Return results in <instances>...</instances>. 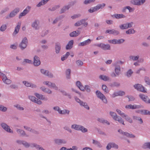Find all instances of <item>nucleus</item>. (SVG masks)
<instances>
[{
    "mask_svg": "<svg viewBox=\"0 0 150 150\" xmlns=\"http://www.w3.org/2000/svg\"><path fill=\"white\" fill-rule=\"evenodd\" d=\"M113 16L115 18L117 19L125 18L126 17V16L122 14H115Z\"/></svg>",
    "mask_w": 150,
    "mask_h": 150,
    "instance_id": "obj_34",
    "label": "nucleus"
},
{
    "mask_svg": "<svg viewBox=\"0 0 150 150\" xmlns=\"http://www.w3.org/2000/svg\"><path fill=\"white\" fill-rule=\"evenodd\" d=\"M25 62L28 63L30 64H32V61L31 60L26 59H24V61L23 62V64H24Z\"/></svg>",
    "mask_w": 150,
    "mask_h": 150,
    "instance_id": "obj_59",
    "label": "nucleus"
},
{
    "mask_svg": "<svg viewBox=\"0 0 150 150\" xmlns=\"http://www.w3.org/2000/svg\"><path fill=\"white\" fill-rule=\"evenodd\" d=\"M40 72L42 74L46 76L47 73L48 72V71L45 70L44 69H40Z\"/></svg>",
    "mask_w": 150,
    "mask_h": 150,
    "instance_id": "obj_58",
    "label": "nucleus"
},
{
    "mask_svg": "<svg viewBox=\"0 0 150 150\" xmlns=\"http://www.w3.org/2000/svg\"><path fill=\"white\" fill-rule=\"evenodd\" d=\"M125 41L124 39H113L112 40H108V42L110 44L114 45L120 44L123 43Z\"/></svg>",
    "mask_w": 150,
    "mask_h": 150,
    "instance_id": "obj_7",
    "label": "nucleus"
},
{
    "mask_svg": "<svg viewBox=\"0 0 150 150\" xmlns=\"http://www.w3.org/2000/svg\"><path fill=\"white\" fill-rule=\"evenodd\" d=\"M97 97L101 99L103 102L105 104L107 103V100L105 96L100 91H97L96 92Z\"/></svg>",
    "mask_w": 150,
    "mask_h": 150,
    "instance_id": "obj_6",
    "label": "nucleus"
},
{
    "mask_svg": "<svg viewBox=\"0 0 150 150\" xmlns=\"http://www.w3.org/2000/svg\"><path fill=\"white\" fill-rule=\"evenodd\" d=\"M40 89L43 92L47 93L48 94H51L52 91L50 89L45 88L44 86H42L40 88Z\"/></svg>",
    "mask_w": 150,
    "mask_h": 150,
    "instance_id": "obj_25",
    "label": "nucleus"
},
{
    "mask_svg": "<svg viewBox=\"0 0 150 150\" xmlns=\"http://www.w3.org/2000/svg\"><path fill=\"white\" fill-rule=\"evenodd\" d=\"M120 83L116 82H113L110 84V86L111 87H118L120 86Z\"/></svg>",
    "mask_w": 150,
    "mask_h": 150,
    "instance_id": "obj_54",
    "label": "nucleus"
},
{
    "mask_svg": "<svg viewBox=\"0 0 150 150\" xmlns=\"http://www.w3.org/2000/svg\"><path fill=\"white\" fill-rule=\"evenodd\" d=\"M9 10V8L8 7H6L1 10L0 12L1 15L3 14L4 13L6 12Z\"/></svg>",
    "mask_w": 150,
    "mask_h": 150,
    "instance_id": "obj_53",
    "label": "nucleus"
},
{
    "mask_svg": "<svg viewBox=\"0 0 150 150\" xmlns=\"http://www.w3.org/2000/svg\"><path fill=\"white\" fill-rule=\"evenodd\" d=\"M133 118L134 120L139 121V123L141 124L143 123L142 120L139 117L134 116L133 117Z\"/></svg>",
    "mask_w": 150,
    "mask_h": 150,
    "instance_id": "obj_35",
    "label": "nucleus"
},
{
    "mask_svg": "<svg viewBox=\"0 0 150 150\" xmlns=\"http://www.w3.org/2000/svg\"><path fill=\"white\" fill-rule=\"evenodd\" d=\"M7 28V25L6 24L2 25L0 28V30L1 32L4 31Z\"/></svg>",
    "mask_w": 150,
    "mask_h": 150,
    "instance_id": "obj_52",
    "label": "nucleus"
},
{
    "mask_svg": "<svg viewBox=\"0 0 150 150\" xmlns=\"http://www.w3.org/2000/svg\"><path fill=\"white\" fill-rule=\"evenodd\" d=\"M23 83L27 87H29L31 86V83L29 82L26 81H23Z\"/></svg>",
    "mask_w": 150,
    "mask_h": 150,
    "instance_id": "obj_62",
    "label": "nucleus"
},
{
    "mask_svg": "<svg viewBox=\"0 0 150 150\" xmlns=\"http://www.w3.org/2000/svg\"><path fill=\"white\" fill-rule=\"evenodd\" d=\"M16 132L22 136H25L26 137H28V135H27L24 131L21 129L17 128Z\"/></svg>",
    "mask_w": 150,
    "mask_h": 150,
    "instance_id": "obj_23",
    "label": "nucleus"
},
{
    "mask_svg": "<svg viewBox=\"0 0 150 150\" xmlns=\"http://www.w3.org/2000/svg\"><path fill=\"white\" fill-rule=\"evenodd\" d=\"M39 22L38 20H35L31 24V26L35 30H37L39 29Z\"/></svg>",
    "mask_w": 150,
    "mask_h": 150,
    "instance_id": "obj_18",
    "label": "nucleus"
},
{
    "mask_svg": "<svg viewBox=\"0 0 150 150\" xmlns=\"http://www.w3.org/2000/svg\"><path fill=\"white\" fill-rule=\"evenodd\" d=\"M73 40H70L69 42L66 45V49L67 50H70L73 47Z\"/></svg>",
    "mask_w": 150,
    "mask_h": 150,
    "instance_id": "obj_24",
    "label": "nucleus"
},
{
    "mask_svg": "<svg viewBox=\"0 0 150 150\" xmlns=\"http://www.w3.org/2000/svg\"><path fill=\"white\" fill-rule=\"evenodd\" d=\"M60 7L59 5H56L52 7V8H49L48 10L51 11H54L56 10V9L59 8Z\"/></svg>",
    "mask_w": 150,
    "mask_h": 150,
    "instance_id": "obj_49",
    "label": "nucleus"
},
{
    "mask_svg": "<svg viewBox=\"0 0 150 150\" xmlns=\"http://www.w3.org/2000/svg\"><path fill=\"white\" fill-rule=\"evenodd\" d=\"M76 62L77 65L79 66H81L83 64V62L80 60L76 61Z\"/></svg>",
    "mask_w": 150,
    "mask_h": 150,
    "instance_id": "obj_55",
    "label": "nucleus"
},
{
    "mask_svg": "<svg viewBox=\"0 0 150 150\" xmlns=\"http://www.w3.org/2000/svg\"><path fill=\"white\" fill-rule=\"evenodd\" d=\"M40 61L39 57L35 55L33 58V65L35 66H38L40 64Z\"/></svg>",
    "mask_w": 150,
    "mask_h": 150,
    "instance_id": "obj_15",
    "label": "nucleus"
},
{
    "mask_svg": "<svg viewBox=\"0 0 150 150\" xmlns=\"http://www.w3.org/2000/svg\"><path fill=\"white\" fill-rule=\"evenodd\" d=\"M71 70L70 69H67L66 72L67 78V79H70V73Z\"/></svg>",
    "mask_w": 150,
    "mask_h": 150,
    "instance_id": "obj_44",
    "label": "nucleus"
},
{
    "mask_svg": "<svg viewBox=\"0 0 150 150\" xmlns=\"http://www.w3.org/2000/svg\"><path fill=\"white\" fill-rule=\"evenodd\" d=\"M82 126L80 125L75 124L71 125V128L72 129H74L76 130L80 131V130L81 129V128H82Z\"/></svg>",
    "mask_w": 150,
    "mask_h": 150,
    "instance_id": "obj_27",
    "label": "nucleus"
},
{
    "mask_svg": "<svg viewBox=\"0 0 150 150\" xmlns=\"http://www.w3.org/2000/svg\"><path fill=\"white\" fill-rule=\"evenodd\" d=\"M20 10V9L19 8H15L8 15L6 16V18L8 19L14 17L19 12Z\"/></svg>",
    "mask_w": 150,
    "mask_h": 150,
    "instance_id": "obj_5",
    "label": "nucleus"
},
{
    "mask_svg": "<svg viewBox=\"0 0 150 150\" xmlns=\"http://www.w3.org/2000/svg\"><path fill=\"white\" fill-rule=\"evenodd\" d=\"M34 95L38 99L41 100L47 101L48 100L47 98L45 97L42 94H39L37 93H34Z\"/></svg>",
    "mask_w": 150,
    "mask_h": 150,
    "instance_id": "obj_20",
    "label": "nucleus"
},
{
    "mask_svg": "<svg viewBox=\"0 0 150 150\" xmlns=\"http://www.w3.org/2000/svg\"><path fill=\"white\" fill-rule=\"evenodd\" d=\"M82 25H83V26L85 27H86L88 25V23L86 22V20L85 19L81 20Z\"/></svg>",
    "mask_w": 150,
    "mask_h": 150,
    "instance_id": "obj_61",
    "label": "nucleus"
},
{
    "mask_svg": "<svg viewBox=\"0 0 150 150\" xmlns=\"http://www.w3.org/2000/svg\"><path fill=\"white\" fill-rule=\"evenodd\" d=\"M80 31L79 30L74 31L69 34V35L71 37H74L78 36L80 34Z\"/></svg>",
    "mask_w": 150,
    "mask_h": 150,
    "instance_id": "obj_30",
    "label": "nucleus"
},
{
    "mask_svg": "<svg viewBox=\"0 0 150 150\" xmlns=\"http://www.w3.org/2000/svg\"><path fill=\"white\" fill-rule=\"evenodd\" d=\"M123 116L124 117L123 118L125 119L127 121L129 122L130 123L132 122V120L130 118V117L128 116V115L125 114Z\"/></svg>",
    "mask_w": 150,
    "mask_h": 150,
    "instance_id": "obj_39",
    "label": "nucleus"
},
{
    "mask_svg": "<svg viewBox=\"0 0 150 150\" xmlns=\"http://www.w3.org/2000/svg\"><path fill=\"white\" fill-rule=\"evenodd\" d=\"M1 126L7 132L11 133H13V131L10 129V127L6 123L4 122L1 123Z\"/></svg>",
    "mask_w": 150,
    "mask_h": 150,
    "instance_id": "obj_9",
    "label": "nucleus"
},
{
    "mask_svg": "<svg viewBox=\"0 0 150 150\" xmlns=\"http://www.w3.org/2000/svg\"><path fill=\"white\" fill-rule=\"evenodd\" d=\"M139 57V56L138 55L134 56L132 55H130L129 57V58L130 60H132L133 61L137 60Z\"/></svg>",
    "mask_w": 150,
    "mask_h": 150,
    "instance_id": "obj_45",
    "label": "nucleus"
},
{
    "mask_svg": "<svg viewBox=\"0 0 150 150\" xmlns=\"http://www.w3.org/2000/svg\"><path fill=\"white\" fill-rule=\"evenodd\" d=\"M31 8V7L30 6H27L26 8L23 11V12L20 13L19 16V18H21L22 17L25 16L29 12Z\"/></svg>",
    "mask_w": 150,
    "mask_h": 150,
    "instance_id": "obj_14",
    "label": "nucleus"
},
{
    "mask_svg": "<svg viewBox=\"0 0 150 150\" xmlns=\"http://www.w3.org/2000/svg\"><path fill=\"white\" fill-rule=\"evenodd\" d=\"M105 33H108L110 34H113L115 36L118 35L120 34V32L115 29L107 30L105 31Z\"/></svg>",
    "mask_w": 150,
    "mask_h": 150,
    "instance_id": "obj_16",
    "label": "nucleus"
},
{
    "mask_svg": "<svg viewBox=\"0 0 150 150\" xmlns=\"http://www.w3.org/2000/svg\"><path fill=\"white\" fill-rule=\"evenodd\" d=\"M55 48L56 53H59L61 49V46L59 43L58 42L55 43Z\"/></svg>",
    "mask_w": 150,
    "mask_h": 150,
    "instance_id": "obj_21",
    "label": "nucleus"
},
{
    "mask_svg": "<svg viewBox=\"0 0 150 150\" xmlns=\"http://www.w3.org/2000/svg\"><path fill=\"white\" fill-rule=\"evenodd\" d=\"M28 98L32 102L37 103L38 104L40 105L42 103V102L41 101L36 98L34 96H28Z\"/></svg>",
    "mask_w": 150,
    "mask_h": 150,
    "instance_id": "obj_17",
    "label": "nucleus"
},
{
    "mask_svg": "<svg viewBox=\"0 0 150 150\" xmlns=\"http://www.w3.org/2000/svg\"><path fill=\"white\" fill-rule=\"evenodd\" d=\"M97 120L103 124L106 123L108 125H110V123L109 122L106 120H105L103 118H98Z\"/></svg>",
    "mask_w": 150,
    "mask_h": 150,
    "instance_id": "obj_33",
    "label": "nucleus"
},
{
    "mask_svg": "<svg viewBox=\"0 0 150 150\" xmlns=\"http://www.w3.org/2000/svg\"><path fill=\"white\" fill-rule=\"evenodd\" d=\"M135 33V31L133 28L129 29L126 31V33L127 34H134Z\"/></svg>",
    "mask_w": 150,
    "mask_h": 150,
    "instance_id": "obj_43",
    "label": "nucleus"
},
{
    "mask_svg": "<svg viewBox=\"0 0 150 150\" xmlns=\"http://www.w3.org/2000/svg\"><path fill=\"white\" fill-rule=\"evenodd\" d=\"M109 113L110 115L112 117L114 120H117L116 119L118 116L117 115L116 113L112 111L110 112Z\"/></svg>",
    "mask_w": 150,
    "mask_h": 150,
    "instance_id": "obj_36",
    "label": "nucleus"
},
{
    "mask_svg": "<svg viewBox=\"0 0 150 150\" xmlns=\"http://www.w3.org/2000/svg\"><path fill=\"white\" fill-rule=\"evenodd\" d=\"M28 39L26 37H25L19 45L18 47L22 50H23L26 48L28 45Z\"/></svg>",
    "mask_w": 150,
    "mask_h": 150,
    "instance_id": "obj_4",
    "label": "nucleus"
},
{
    "mask_svg": "<svg viewBox=\"0 0 150 150\" xmlns=\"http://www.w3.org/2000/svg\"><path fill=\"white\" fill-rule=\"evenodd\" d=\"M105 6V4L102 3V4H97L96 6L91 8L89 9L88 11L90 13H92L94 12L97 11L100 9H103Z\"/></svg>",
    "mask_w": 150,
    "mask_h": 150,
    "instance_id": "obj_1",
    "label": "nucleus"
},
{
    "mask_svg": "<svg viewBox=\"0 0 150 150\" xmlns=\"http://www.w3.org/2000/svg\"><path fill=\"white\" fill-rule=\"evenodd\" d=\"M130 3L132 5L138 6V0H132L130 1Z\"/></svg>",
    "mask_w": 150,
    "mask_h": 150,
    "instance_id": "obj_56",
    "label": "nucleus"
},
{
    "mask_svg": "<svg viewBox=\"0 0 150 150\" xmlns=\"http://www.w3.org/2000/svg\"><path fill=\"white\" fill-rule=\"evenodd\" d=\"M54 141L56 144L58 145L64 144L67 143V141L64 139H57L54 140Z\"/></svg>",
    "mask_w": 150,
    "mask_h": 150,
    "instance_id": "obj_19",
    "label": "nucleus"
},
{
    "mask_svg": "<svg viewBox=\"0 0 150 150\" xmlns=\"http://www.w3.org/2000/svg\"><path fill=\"white\" fill-rule=\"evenodd\" d=\"M142 148L144 149L149 148L150 149V142H146L144 143L142 146Z\"/></svg>",
    "mask_w": 150,
    "mask_h": 150,
    "instance_id": "obj_37",
    "label": "nucleus"
},
{
    "mask_svg": "<svg viewBox=\"0 0 150 150\" xmlns=\"http://www.w3.org/2000/svg\"><path fill=\"white\" fill-rule=\"evenodd\" d=\"M91 40L90 39H88L87 40H85L82 42L79 43L78 46H84L89 44L91 42Z\"/></svg>",
    "mask_w": 150,
    "mask_h": 150,
    "instance_id": "obj_22",
    "label": "nucleus"
},
{
    "mask_svg": "<svg viewBox=\"0 0 150 150\" xmlns=\"http://www.w3.org/2000/svg\"><path fill=\"white\" fill-rule=\"evenodd\" d=\"M144 80L145 83L148 85H150V79L149 77L146 76L144 77Z\"/></svg>",
    "mask_w": 150,
    "mask_h": 150,
    "instance_id": "obj_51",
    "label": "nucleus"
},
{
    "mask_svg": "<svg viewBox=\"0 0 150 150\" xmlns=\"http://www.w3.org/2000/svg\"><path fill=\"white\" fill-rule=\"evenodd\" d=\"M2 80L4 83L7 84H9L11 82V81L9 79H8L5 75H3Z\"/></svg>",
    "mask_w": 150,
    "mask_h": 150,
    "instance_id": "obj_28",
    "label": "nucleus"
},
{
    "mask_svg": "<svg viewBox=\"0 0 150 150\" xmlns=\"http://www.w3.org/2000/svg\"><path fill=\"white\" fill-rule=\"evenodd\" d=\"M21 25V22H18V23L17 25L15 28L14 31L13 33V35H16L18 33L20 28Z\"/></svg>",
    "mask_w": 150,
    "mask_h": 150,
    "instance_id": "obj_26",
    "label": "nucleus"
},
{
    "mask_svg": "<svg viewBox=\"0 0 150 150\" xmlns=\"http://www.w3.org/2000/svg\"><path fill=\"white\" fill-rule=\"evenodd\" d=\"M115 66V72H112L111 74V76L112 77H118L120 75L121 71L120 67V65L114 64Z\"/></svg>",
    "mask_w": 150,
    "mask_h": 150,
    "instance_id": "obj_3",
    "label": "nucleus"
},
{
    "mask_svg": "<svg viewBox=\"0 0 150 150\" xmlns=\"http://www.w3.org/2000/svg\"><path fill=\"white\" fill-rule=\"evenodd\" d=\"M95 1V0H85L83 2V3L85 4H88L94 2Z\"/></svg>",
    "mask_w": 150,
    "mask_h": 150,
    "instance_id": "obj_60",
    "label": "nucleus"
},
{
    "mask_svg": "<svg viewBox=\"0 0 150 150\" xmlns=\"http://www.w3.org/2000/svg\"><path fill=\"white\" fill-rule=\"evenodd\" d=\"M31 145L33 146L32 147H33L36 148V149L38 150H45L40 145H38L35 143H32L31 144Z\"/></svg>",
    "mask_w": 150,
    "mask_h": 150,
    "instance_id": "obj_29",
    "label": "nucleus"
},
{
    "mask_svg": "<svg viewBox=\"0 0 150 150\" xmlns=\"http://www.w3.org/2000/svg\"><path fill=\"white\" fill-rule=\"evenodd\" d=\"M139 96L143 101L146 103L147 100L148 98V97L147 96L143 94H140L139 95Z\"/></svg>",
    "mask_w": 150,
    "mask_h": 150,
    "instance_id": "obj_32",
    "label": "nucleus"
},
{
    "mask_svg": "<svg viewBox=\"0 0 150 150\" xmlns=\"http://www.w3.org/2000/svg\"><path fill=\"white\" fill-rule=\"evenodd\" d=\"M92 143L95 146H97L99 148H101L102 147V145L101 144L100 142L97 140L92 139Z\"/></svg>",
    "mask_w": 150,
    "mask_h": 150,
    "instance_id": "obj_31",
    "label": "nucleus"
},
{
    "mask_svg": "<svg viewBox=\"0 0 150 150\" xmlns=\"http://www.w3.org/2000/svg\"><path fill=\"white\" fill-rule=\"evenodd\" d=\"M133 73L131 69H129L127 72L126 75L128 77H130Z\"/></svg>",
    "mask_w": 150,
    "mask_h": 150,
    "instance_id": "obj_48",
    "label": "nucleus"
},
{
    "mask_svg": "<svg viewBox=\"0 0 150 150\" xmlns=\"http://www.w3.org/2000/svg\"><path fill=\"white\" fill-rule=\"evenodd\" d=\"M70 53L69 52H67L66 54L63 55L61 58V60L62 61H64L68 57Z\"/></svg>",
    "mask_w": 150,
    "mask_h": 150,
    "instance_id": "obj_41",
    "label": "nucleus"
},
{
    "mask_svg": "<svg viewBox=\"0 0 150 150\" xmlns=\"http://www.w3.org/2000/svg\"><path fill=\"white\" fill-rule=\"evenodd\" d=\"M7 110V108L6 107H5L3 105H0V110L3 112H5Z\"/></svg>",
    "mask_w": 150,
    "mask_h": 150,
    "instance_id": "obj_57",
    "label": "nucleus"
},
{
    "mask_svg": "<svg viewBox=\"0 0 150 150\" xmlns=\"http://www.w3.org/2000/svg\"><path fill=\"white\" fill-rule=\"evenodd\" d=\"M99 78L104 81H107L109 80V78L104 75H100L99 76Z\"/></svg>",
    "mask_w": 150,
    "mask_h": 150,
    "instance_id": "obj_38",
    "label": "nucleus"
},
{
    "mask_svg": "<svg viewBox=\"0 0 150 150\" xmlns=\"http://www.w3.org/2000/svg\"><path fill=\"white\" fill-rule=\"evenodd\" d=\"M17 143L19 144H22L26 148H28L30 146V144L27 142L23 140H17Z\"/></svg>",
    "mask_w": 150,
    "mask_h": 150,
    "instance_id": "obj_13",
    "label": "nucleus"
},
{
    "mask_svg": "<svg viewBox=\"0 0 150 150\" xmlns=\"http://www.w3.org/2000/svg\"><path fill=\"white\" fill-rule=\"evenodd\" d=\"M116 120H115L117 121L119 123H121L123 125H125L124 121L121 117H118L116 119Z\"/></svg>",
    "mask_w": 150,
    "mask_h": 150,
    "instance_id": "obj_50",
    "label": "nucleus"
},
{
    "mask_svg": "<svg viewBox=\"0 0 150 150\" xmlns=\"http://www.w3.org/2000/svg\"><path fill=\"white\" fill-rule=\"evenodd\" d=\"M70 112V111L66 109H64L63 110H61L60 111V112L59 114H69Z\"/></svg>",
    "mask_w": 150,
    "mask_h": 150,
    "instance_id": "obj_46",
    "label": "nucleus"
},
{
    "mask_svg": "<svg viewBox=\"0 0 150 150\" xmlns=\"http://www.w3.org/2000/svg\"><path fill=\"white\" fill-rule=\"evenodd\" d=\"M80 105L81 106L85 108L88 110L90 109V108L88 105L87 103L86 102H83V103H82Z\"/></svg>",
    "mask_w": 150,
    "mask_h": 150,
    "instance_id": "obj_42",
    "label": "nucleus"
},
{
    "mask_svg": "<svg viewBox=\"0 0 150 150\" xmlns=\"http://www.w3.org/2000/svg\"><path fill=\"white\" fill-rule=\"evenodd\" d=\"M126 97L128 98L129 99V101H133L135 99V98L133 96H127Z\"/></svg>",
    "mask_w": 150,
    "mask_h": 150,
    "instance_id": "obj_64",
    "label": "nucleus"
},
{
    "mask_svg": "<svg viewBox=\"0 0 150 150\" xmlns=\"http://www.w3.org/2000/svg\"><path fill=\"white\" fill-rule=\"evenodd\" d=\"M76 3V1H74L70 2L68 5H65L63 6L59 12L60 14H62L65 12L67 10H68L71 6H73Z\"/></svg>",
    "mask_w": 150,
    "mask_h": 150,
    "instance_id": "obj_2",
    "label": "nucleus"
},
{
    "mask_svg": "<svg viewBox=\"0 0 150 150\" xmlns=\"http://www.w3.org/2000/svg\"><path fill=\"white\" fill-rule=\"evenodd\" d=\"M14 106L19 110H24V108L21 107L19 105L16 104V105H15Z\"/></svg>",
    "mask_w": 150,
    "mask_h": 150,
    "instance_id": "obj_63",
    "label": "nucleus"
},
{
    "mask_svg": "<svg viewBox=\"0 0 150 150\" xmlns=\"http://www.w3.org/2000/svg\"><path fill=\"white\" fill-rule=\"evenodd\" d=\"M97 46L100 47L101 49L104 50H110V46L108 44H105L103 43L97 44Z\"/></svg>",
    "mask_w": 150,
    "mask_h": 150,
    "instance_id": "obj_12",
    "label": "nucleus"
},
{
    "mask_svg": "<svg viewBox=\"0 0 150 150\" xmlns=\"http://www.w3.org/2000/svg\"><path fill=\"white\" fill-rule=\"evenodd\" d=\"M141 114L144 115H150V111L147 110H142V113Z\"/></svg>",
    "mask_w": 150,
    "mask_h": 150,
    "instance_id": "obj_47",
    "label": "nucleus"
},
{
    "mask_svg": "<svg viewBox=\"0 0 150 150\" xmlns=\"http://www.w3.org/2000/svg\"><path fill=\"white\" fill-rule=\"evenodd\" d=\"M102 89L104 91L105 93H109V91L108 89V88L107 86L105 85H103L102 86Z\"/></svg>",
    "mask_w": 150,
    "mask_h": 150,
    "instance_id": "obj_40",
    "label": "nucleus"
},
{
    "mask_svg": "<svg viewBox=\"0 0 150 150\" xmlns=\"http://www.w3.org/2000/svg\"><path fill=\"white\" fill-rule=\"evenodd\" d=\"M125 107L126 108L134 110L139 109L141 108H143V106L141 105H137L135 104L132 105L131 104H130L126 105Z\"/></svg>",
    "mask_w": 150,
    "mask_h": 150,
    "instance_id": "obj_11",
    "label": "nucleus"
},
{
    "mask_svg": "<svg viewBox=\"0 0 150 150\" xmlns=\"http://www.w3.org/2000/svg\"><path fill=\"white\" fill-rule=\"evenodd\" d=\"M118 132L122 135H125L127 137L130 138H134L135 136L134 135L129 133L127 132H124L120 129L118 130Z\"/></svg>",
    "mask_w": 150,
    "mask_h": 150,
    "instance_id": "obj_10",
    "label": "nucleus"
},
{
    "mask_svg": "<svg viewBox=\"0 0 150 150\" xmlns=\"http://www.w3.org/2000/svg\"><path fill=\"white\" fill-rule=\"evenodd\" d=\"M134 88L138 91L143 93H146V91L145 89V88L142 85L139 84H137L134 85Z\"/></svg>",
    "mask_w": 150,
    "mask_h": 150,
    "instance_id": "obj_8",
    "label": "nucleus"
}]
</instances>
